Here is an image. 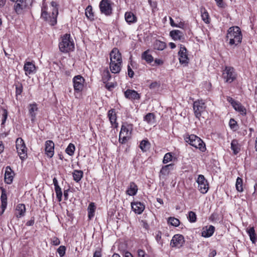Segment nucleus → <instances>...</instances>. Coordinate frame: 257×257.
Wrapping results in <instances>:
<instances>
[{"instance_id":"obj_1","label":"nucleus","mask_w":257,"mask_h":257,"mask_svg":"<svg viewBox=\"0 0 257 257\" xmlns=\"http://www.w3.org/2000/svg\"><path fill=\"white\" fill-rule=\"evenodd\" d=\"M51 5L52 7L51 15L47 12L46 7L43 6L42 8L41 18L45 21L47 22L50 25L54 26L57 24V17L58 14V10L57 7V4L55 2H52Z\"/></svg>"},{"instance_id":"obj_2","label":"nucleus","mask_w":257,"mask_h":257,"mask_svg":"<svg viewBox=\"0 0 257 257\" xmlns=\"http://www.w3.org/2000/svg\"><path fill=\"white\" fill-rule=\"evenodd\" d=\"M226 38L230 45L237 46L241 42L242 36L238 27H231L228 30Z\"/></svg>"},{"instance_id":"obj_3","label":"nucleus","mask_w":257,"mask_h":257,"mask_svg":"<svg viewBox=\"0 0 257 257\" xmlns=\"http://www.w3.org/2000/svg\"><path fill=\"white\" fill-rule=\"evenodd\" d=\"M186 142L202 152H205L206 147L205 143L198 137L194 135H189L185 138Z\"/></svg>"},{"instance_id":"obj_4","label":"nucleus","mask_w":257,"mask_h":257,"mask_svg":"<svg viewBox=\"0 0 257 257\" xmlns=\"http://www.w3.org/2000/svg\"><path fill=\"white\" fill-rule=\"evenodd\" d=\"M70 37L69 34H66L62 37V40L59 44V49L62 52L67 53L73 51L74 45L70 40Z\"/></svg>"},{"instance_id":"obj_5","label":"nucleus","mask_w":257,"mask_h":257,"mask_svg":"<svg viewBox=\"0 0 257 257\" xmlns=\"http://www.w3.org/2000/svg\"><path fill=\"white\" fill-rule=\"evenodd\" d=\"M133 125L126 123L122 124L119 135V142L124 144L131 138Z\"/></svg>"},{"instance_id":"obj_6","label":"nucleus","mask_w":257,"mask_h":257,"mask_svg":"<svg viewBox=\"0 0 257 257\" xmlns=\"http://www.w3.org/2000/svg\"><path fill=\"white\" fill-rule=\"evenodd\" d=\"M32 0H16L14 6L16 13L21 15L29 8L32 4Z\"/></svg>"},{"instance_id":"obj_7","label":"nucleus","mask_w":257,"mask_h":257,"mask_svg":"<svg viewBox=\"0 0 257 257\" xmlns=\"http://www.w3.org/2000/svg\"><path fill=\"white\" fill-rule=\"evenodd\" d=\"M16 146L18 154L22 160L27 158V148L24 140L22 138H18L16 141Z\"/></svg>"},{"instance_id":"obj_8","label":"nucleus","mask_w":257,"mask_h":257,"mask_svg":"<svg viewBox=\"0 0 257 257\" xmlns=\"http://www.w3.org/2000/svg\"><path fill=\"white\" fill-rule=\"evenodd\" d=\"M236 74L231 67H226L223 70L222 77L226 82L231 83L236 78Z\"/></svg>"},{"instance_id":"obj_9","label":"nucleus","mask_w":257,"mask_h":257,"mask_svg":"<svg viewBox=\"0 0 257 257\" xmlns=\"http://www.w3.org/2000/svg\"><path fill=\"white\" fill-rule=\"evenodd\" d=\"M206 109L205 103L202 100L195 101L193 103V110L195 116L199 118Z\"/></svg>"},{"instance_id":"obj_10","label":"nucleus","mask_w":257,"mask_h":257,"mask_svg":"<svg viewBox=\"0 0 257 257\" xmlns=\"http://www.w3.org/2000/svg\"><path fill=\"white\" fill-rule=\"evenodd\" d=\"M99 7L102 14L107 16L111 15L112 9L111 3L108 0H101Z\"/></svg>"},{"instance_id":"obj_11","label":"nucleus","mask_w":257,"mask_h":257,"mask_svg":"<svg viewBox=\"0 0 257 257\" xmlns=\"http://www.w3.org/2000/svg\"><path fill=\"white\" fill-rule=\"evenodd\" d=\"M85 79L80 75L75 76L73 79L74 89L76 92H81L84 87Z\"/></svg>"},{"instance_id":"obj_12","label":"nucleus","mask_w":257,"mask_h":257,"mask_svg":"<svg viewBox=\"0 0 257 257\" xmlns=\"http://www.w3.org/2000/svg\"><path fill=\"white\" fill-rule=\"evenodd\" d=\"M197 182L198 184V190L203 194L206 193L208 190L207 181L202 175H199L197 178Z\"/></svg>"},{"instance_id":"obj_13","label":"nucleus","mask_w":257,"mask_h":257,"mask_svg":"<svg viewBox=\"0 0 257 257\" xmlns=\"http://www.w3.org/2000/svg\"><path fill=\"white\" fill-rule=\"evenodd\" d=\"M185 240L182 235L175 234L171 241L170 245L173 247H175L179 248L183 246Z\"/></svg>"},{"instance_id":"obj_14","label":"nucleus","mask_w":257,"mask_h":257,"mask_svg":"<svg viewBox=\"0 0 257 257\" xmlns=\"http://www.w3.org/2000/svg\"><path fill=\"white\" fill-rule=\"evenodd\" d=\"M186 48L182 45H180V49L178 52L179 61L181 64L186 66L189 63V58L187 54Z\"/></svg>"},{"instance_id":"obj_15","label":"nucleus","mask_w":257,"mask_h":257,"mask_svg":"<svg viewBox=\"0 0 257 257\" xmlns=\"http://www.w3.org/2000/svg\"><path fill=\"white\" fill-rule=\"evenodd\" d=\"M110 62L122 63L121 55L117 48H113L109 54Z\"/></svg>"},{"instance_id":"obj_16","label":"nucleus","mask_w":257,"mask_h":257,"mask_svg":"<svg viewBox=\"0 0 257 257\" xmlns=\"http://www.w3.org/2000/svg\"><path fill=\"white\" fill-rule=\"evenodd\" d=\"M45 146L46 154L49 158H52L54 153V143L52 141L48 140L45 142Z\"/></svg>"},{"instance_id":"obj_17","label":"nucleus","mask_w":257,"mask_h":257,"mask_svg":"<svg viewBox=\"0 0 257 257\" xmlns=\"http://www.w3.org/2000/svg\"><path fill=\"white\" fill-rule=\"evenodd\" d=\"M14 173L10 166H7L6 168L5 174V181L7 184H10L12 183L14 178Z\"/></svg>"},{"instance_id":"obj_18","label":"nucleus","mask_w":257,"mask_h":257,"mask_svg":"<svg viewBox=\"0 0 257 257\" xmlns=\"http://www.w3.org/2000/svg\"><path fill=\"white\" fill-rule=\"evenodd\" d=\"M26 207L24 204H19L17 205L15 209V216L17 218H21L25 215Z\"/></svg>"},{"instance_id":"obj_19","label":"nucleus","mask_w":257,"mask_h":257,"mask_svg":"<svg viewBox=\"0 0 257 257\" xmlns=\"http://www.w3.org/2000/svg\"><path fill=\"white\" fill-rule=\"evenodd\" d=\"M0 189L2 191L1 200V207L3 209V213L6 209L7 206V195L6 190L3 187H1Z\"/></svg>"},{"instance_id":"obj_20","label":"nucleus","mask_w":257,"mask_h":257,"mask_svg":"<svg viewBox=\"0 0 257 257\" xmlns=\"http://www.w3.org/2000/svg\"><path fill=\"white\" fill-rule=\"evenodd\" d=\"M132 209L137 214H141L145 209V205L140 202H133L131 204Z\"/></svg>"},{"instance_id":"obj_21","label":"nucleus","mask_w":257,"mask_h":257,"mask_svg":"<svg viewBox=\"0 0 257 257\" xmlns=\"http://www.w3.org/2000/svg\"><path fill=\"white\" fill-rule=\"evenodd\" d=\"M124 96L130 99H139L140 98V94L136 91L131 89H127L124 92Z\"/></svg>"},{"instance_id":"obj_22","label":"nucleus","mask_w":257,"mask_h":257,"mask_svg":"<svg viewBox=\"0 0 257 257\" xmlns=\"http://www.w3.org/2000/svg\"><path fill=\"white\" fill-rule=\"evenodd\" d=\"M170 35L175 41L182 40L184 39L183 33L178 30H174L171 31L170 32Z\"/></svg>"},{"instance_id":"obj_23","label":"nucleus","mask_w":257,"mask_h":257,"mask_svg":"<svg viewBox=\"0 0 257 257\" xmlns=\"http://www.w3.org/2000/svg\"><path fill=\"white\" fill-rule=\"evenodd\" d=\"M122 63L120 62H110L109 68L112 73H118L120 71Z\"/></svg>"},{"instance_id":"obj_24","label":"nucleus","mask_w":257,"mask_h":257,"mask_svg":"<svg viewBox=\"0 0 257 257\" xmlns=\"http://www.w3.org/2000/svg\"><path fill=\"white\" fill-rule=\"evenodd\" d=\"M35 69V66L32 62H27L25 63L24 66V70H25V73L27 75L34 73Z\"/></svg>"},{"instance_id":"obj_25","label":"nucleus","mask_w":257,"mask_h":257,"mask_svg":"<svg viewBox=\"0 0 257 257\" xmlns=\"http://www.w3.org/2000/svg\"><path fill=\"white\" fill-rule=\"evenodd\" d=\"M108 116L112 125L114 127L118 126V123L116 122V115L114 109H111L108 112Z\"/></svg>"},{"instance_id":"obj_26","label":"nucleus","mask_w":257,"mask_h":257,"mask_svg":"<svg viewBox=\"0 0 257 257\" xmlns=\"http://www.w3.org/2000/svg\"><path fill=\"white\" fill-rule=\"evenodd\" d=\"M138 191V186L134 182H131L129 187L126 190V193L130 196H134L136 194Z\"/></svg>"},{"instance_id":"obj_27","label":"nucleus","mask_w":257,"mask_h":257,"mask_svg":"<svg viewBox=\"0 0 257 257\" xmlns=\"http://www.w3.org/2000/svg\"><path fill=\"white\" fill-rule=\"evenodd\" d=\"M125 20L129 24L135 23L137 21V17L131 12H127L125 14Z\"/></svg>"},{"instance_id":"obj_28","label":"nucleus","mask_w":257,"mask_h":257,"mask_svg":"<svg viewBox=\"0 0 257 257\" xmlns=\"http://www.w3.org/2000/svg\"><path fill=\"white\" fill-rule=\"evenodd\" d=\"M38 110V107L36 103L29 105V114L31 116V120L34 121L36 117V112Z\"/></svg>"},{"instance_id":"obj_29","label":"nucleus","mask_w":257,"mask_h":257,"mask_svg":"<svg viewBox=\"0 0 257 257\" xmlns=\"http://www.w3.org/2000/svg\"><path fill=\"white\" fill-rule=\"evenodd\" d=\"M150 50H147L143 53L142 58L145 60L148 63H151L154 61V58L150 53Z\"/></svg>"},{"instance_id":"obj_30","label":"nucleus","mask_w":257,"mask_h":257,"mask_svg":"<svg viewBox=\"0 0 257 257\" xmlns=\"http://www.w3.org/2000/svg\"><path fill=\"white\" fill-rule=\"evenodd\" d=\"M231 149L233 151L234 155H236L239 153L240 151V147L237 140L234 139L231 141Z\"/></svg>"},{"instance_id":"obj_31","label":"nucleus","mask_w":257,"mask_h":257,"mask_svg":"<svg viewBox=\"0 0 257 257\" xmlns=\"http://www.w3.org/2000/svg\"><path fill=\"white\" fill-rule=\"evenodd\" d=\"M215 230V227L212 225H210L208 228L203 230L202 235L205 237H209L212 235Z\"/></svg>"},{"instance_id":"obj_32","label":"nucleus","mask_w":257,"mask_h":257,"mask_svg":"<svg viewBox=\"0 0 257 257\" xmlns=\"http://www.w3.org/2000/svg\"><path fill=\"white\" fill-rule=\"evenodd\" d=\"M246 231L249 236L250 239L251 241V242L253 243H255L257 239V237H256V234L255 233V230H254V228L253 227H252L247 228Z\"/></svg>"},{"instance_id":"obj_33","label":"nucleus","mask_w":257,"mask_h":257,"mask_svg":"<svg viewBox=\"0 0 257 257\" xmlns=\"http://www.w3.org/2000/svg\"><path fill=\"white\" fill-rule=\"evenodd\" d=\"M233 107L235 110L239 112L242 115H246V110L245 108L240 103L237 102L236 103H235V105L233 106Z\"/></svg>"},{"instance_id":"obj_34","label":"nucleus","mask_w":257,"mask_h":257,"mask_svg":"<svg viewBox=\"0 0 257 257\" xmlns=\"http://www.w3.org/2000/svg\"><path fill=\"white\" fill-rule=\"evenodd\" d=\"M88 217L89 219H91L94 216L95 206L94 203H90L88 207Z\"/></svg>"},{"instance_id":"obj_35","label":"nucleus","mask_w":257,"mask_h":257,"mask_svg":"<svg viewBox=\"0 0 257 257\" xmlns=\"http://www.w3.org/2000/svg\"><path fill=\"white\" fill-rule=\"evenodd\" d=\"M173 167L174 164H173L165 165L162 168L160 173L164 175H168L169 174L170 171L173 169Z\"/></svg>"},{"instance_id":"obj_36","label":"nucleus","mask_w":257,"mask_h":257,"mask_svg":"<svg viewBox=\"0 0 257 257\" xmlns=\"http://www.w3.org/2000/svg\"><path fill=\"white\" fill-rule=\"evenodd\" d=\"M165 43L159 40H156L154 43V48L158 50H163L166 48Z\"/></svg>"},{"instance_id":"obj_37","label":"nucleus","mask_w":257,"mask_h":257,"mask_svg":"<svg viewBox=\"0 0 257 257\" xmlns=\"http://www.w3.org/2000/svg\"><path fill=\"white\" fill-rule=\"evenodd\" d=\"M83 173L81 170H74L73 173V177L74 180L78 182L82 178Z\"/></svg>"},{"instance_id":"obj_38","label":"nucleus","mask_w":257,"mask_h":257,"mask_svg":"<svg viewBox=\"0 0 257 257\" xmlns=\"http://www.w3.org/2000/svg\"><path fill=\"white\" fill-rule=\"evenodd\" d=\"M85 15L87 18L90 20L94 19V14L92 12V8L91 6L89 5L86 8Z\"/></svg>"},{"instance_id":"obj_39","label":"nucleus","mask_w":257,"mask_h":257,"mask_svg":"<svg viewBox=\"0 0 257 257\" xmlns=\"http://www.w3.org/2000/svg\"><path fill=\"white\" fill-rule=\"evenodd\" d=\"M155 115L153 113H149L145 115L144 120L148 123L154 124L155 123Z\"/></svg>"},{"instance_id":"obj_40","label":"nucleus","mask_w":257,"mask_h":257,"mask_svg":"<svg viewBox=\"0 0 257 257\" xmlns=\"http://www.w3.org/2000/svg\"><path fill=\"white\" fill-rule=\"evenodd\" d=\"M150 144L147 140H143L140 144V148L143 152H146L150 148Z\"/></svg>"},{"instance_id":"obj_41","label":"nucleus","mask_w":257,"mask_h":257,"mask_svg":"<svg viewBox=\"0 0 257 257\" xmlns=\"http://www.w3.org/2000/svg\"><path fill=\"white\" fill-rule=\"evenodd\" d=\"M168 223L171 224L172 226H178L180 224V221L178 219L174 217H170L168 219Z\"/></svg>"},{"instance_id":"obj_42","label":"nucleus","mask_w":257,"mask_h":257,"mask_svg":"<svg viewBox=\"0 0 257 257\" xmlns=\"http://www.w3.org/2000/svg\"><path fill=\"white\" fill-rule=\"evenodd\" d=\"M236 190L238 192H242L243 191V187H242V179L240 177H237L236 181Z\"/></svg>"},{"instance_id":"obj_43","label":"nucleus","mask_w":257,"mask_h":257,"mask_svg":"<svg viewBox=\"0 0 257 257\" xmlns=\"http://www.w3.org/2000/svg\"><path fill=\"white\" fill-rule=\"evenodd\" d=\"M111 77L110 74L108 69L105 70L102 75V80L104 83H105L109 80Z\"/></svg>"},{"instance_id":"obj_44","label":"nucleus","mask_w":257,"mask_h":257,"mask_svg":"<svg viewBox=\"0 0 257 257\" xmlns=\"http://www.w3.org/2000/svg\"><path fill=\"white\" fill-rule=\"evenodd\" d=\"M75 149V146L73 144L70 143L66 149L65 152L69 156H72L74 154Z\"/></svg>"},{"instance_id":"obj_45","label":"nucleus","mask_w":257,"mask_h":257,"mask_svg":"<svg viewBox=\"0 0 257 257\" xmlns=\"http://www.w3.org/2000/svg\"><path fill=\"white\" fill-rule=\"evenodd\" d=\"M55 191L58 201H61L62 200V192L60 186L55 187Z\"/></svg>"},{"instance_id":"obj_46","label":"nucleus","mask_w":257,"mask_h":257,"mask_svg":"<svg viewBox=\"0 0 257 257\" xmlns=\"http://www.w3.org/2000/svg\"><path fill=\"white\" fill-rule=\"evenodd\" d=\"M201 17L203 21L205 23H209V15L208 13L204 10V12L201 11Z\"/></svg>"},{"instance_id":"obj_47","label":"nucleus","mask_w":257,"mask_h":257,"mask_svg":"<svg viewBox=\"0 0 257 257\" xmlns=\"http://www.w3.org/2000/svg\"><path fill=\"white\" fill-rule=\"evenodd\" d=\"M172 160V155L171 153H168L166 154L164 157L163 163L164 164H167L168 162L171 161Z\"/></svg>"},{"instance_id":"obj_48","label":"nucleus","mask_w":257,"mask_h":257,"mask_svg":"<svg viewBox=\"0 0 257 257\" xmlns=\"http://www.w3.org/2000/svg\"><path fill=\"white\" fill-rule=\"evenodd\" d=\"M188 218L191 222H194L196 221V215L193 211L189 212Z\"/></svg>"},{"instance_id":"obj_49","label":"nucleus","mask_w":257,"mask_h":257,"mask_svg":"<svg viewBox=\"0 0 257 257\" xmlns=\"http://www.w3.org/2000/svg\"><path fill=\"white\" fill-rule=\"evenodd\" d=\"M66 247L64 245H61L57 249V252L61 257L63 256L65 254Z\"/></svg>"},{"instance_id":"obj_50","label":"nucleus","mask_w":257,"mask_h":257,"mask_svg":"<svg viewBox=\"0 0 257 257\" xmlns=\"http://www.w3.org/2000/svg\"><path fill=\"white\" fill-rule=\"evenodd\" d=\"M8 111L6 109L3 110V112L2 114V122L1 124L2 125H4L5 124L8 117Z\"/></svg>"},{"instance_id":"obj_51","label":"nucleus","mask_w":257,"mask_h":257,"mask_svg":"<svg viewBox=\"0 0 257 257\" xmlns=\"http://www.w3.org/2000/svg\"><path fill=\"white\" fill-rule=\"evenodd\" d=\"M23 91V86L22 84L17 85L16 86V96L20 95Z\"/></svg>"},{"instance_id":"obj_52","label":"nucleus","mask_w":257,"mask_h":257,"mask_svg":"<svg viewBox=\"0 0 257 257\" xmlns=\"http://www.w3.org/2000/svg\"><path fill=\"white\" fill-rule=\"evenodd\" d=\"M229 126L231 129H234L236 130L237 128H236L237 126L236 121L233 118H231L229 121Z\"/></svg>"},{"instance_id":"obj_53","label":"nucleus","mask_w":257,"mask_h":257,"mask_svg":"<svg viewBox=\"0 0 257 257\" xmlns=\"http://www.w3.org/2000/svg\"><path fill=\"white\" fill-rule=\"evenodd\" d=\"M138 257H150L148 254L145 253V251L142 249L138 250Z\"/></svg>"},{"instance_id":"obj_54","label":"nucleus","mask_w":257,"mask_h":257,"mask_svg":"<svg viewBox=\"0 0 257 257\" xmlns=\"http://www.w3.org/2000/svg\"><path fill=\"white\" fill-rule=\"evenodd\" d=\"M161 235H162V232L160 231H157V232L156 233V239L157 241L158 242V243L162 244V242L161 241Z\"/></svg>"},{"instance_id":"obj_55","label":"nucleus","mask_w":257,"mask_h":257,"mask_svg":"<svg viewBox=\"0 0 257 257\" xmlns=\"http://www.w3.org/2000/svg\"><path fill=\"white\" fill-rule=\"evenodd\" d=\"M51 240L52 244L54 245H58L60 243L59 239L56 237H53Z\"/></svg>"},{"instance_id":"obj_56","label":"nucleus","mask_w":257,"mask_h":257,"mask_svg":"<svg viewBox=\"0 0 257 257\" xmlns=\"http://www.w3.org/2000/svg\"><path fill=\"white\" fill-rule=\"evenodd\" d=\"M127 72L128 76L131 78H132L134 76V73L130 66H128L127 67Z\"/></svg>"},{"instance_id":"obj_57","label":"nucleus","mask_w":257,"mask_h":257,"mask_svg":"<svg viewBox=\"0 0 257 257\" xmlns=\"http://www.w3.org/2000/svg\"><path fill=\"white\" fill-rule=\"evenodd\" d=\"M227 100L231 104L232 106L235 105V103L237 102L235 101L232 97L229 96L227 97Z\"/></svg>"},{"instance_id":"obj_58","label":"nucleus","mask_w":257,"mask_h":257,"mask_svg":"<svg viewBox=\"0 0 257 257\" xmlns=\"http://www.w3.org/2000/svg\"><path fill=\"white\" fill-rule=\"evenodd\" d=\"M218 7L220 8H223L224 7V4L223 0H215Z\"/></svg>"},{"instance_id":"obj_59","label":"nucleus","mask_w":257,"mask_h":257,"mask_svg":"<svg viewBox=\"0 0 257 257\" xmlns=\"http://www.w3.org/2000/svg\"><path fill=\"white\" fill-rule=\"evenodd\" d=\"M158 87H159V84H158V83L157 82H152L150 85V88L151 89H155V88H157Z\"/></svg>"},{"instance_id":"obj_60","label":"nucleus","mask_w":257,"mask_h":257,"mask_svg":"<svg viewBox=\"0 0 257 257\" xmlns=\"http://www.w3.org/2000/svg\"><path fill=\"white\" fill-rule=\"evenodd\" d=\"M155 63L157 65H161L163 64L164 62L162 60L159 59H156L155 60Z\"/></svg>"},{"instance_id":"obj_61","label":"nucleus","mask_w":257,"mask_h":257,"mask_svg":"<svg viewBox=\"0 0 257 257\" xmlns=\"http://www.w3.org/2000/svg\"><path fill=\"white\" fill-rule=\"evenodd\" d=\"M93 257H101V251L100 250H96L93 254Z\"/></svg>"},{"instance_id":"obj_62","label":"nucleus","mask_w":257,"mask_h":257,"mask_svg":"<svg viewBox=\"0 0 257 257\" xmlns=\"http://www.w3.org/2000/svg\"><path fill=\"white\" fill-rule=\"evenodd\" d=\"M34 219H32L30 220H29L27 222L26 225L27 226H32L34 224Z\"/></svg>"},{"instance_id":"obj_63","label":"nucleus","mask_w":257,"mask_h":257,"mask_svg":"<svg viewBox=\"0 0 257 257\" xmlns=\"http://www.w3.org/2000/svg\"><path fill=\"white\" fill-rule=\"evenodd\" d=\"M216 254L215 250H212L209 254V257H214Z\"/></svg>"},{"instance_id":"obj_64","label":"nucleus","mask_w":257,"mask_h":257,"mask_svg":"<svg viewBox=\"0 0 257 257\" xmlns=\"http://www.w3.org/2000/svg\"><path fill=\"white\" fill-rule=\"evenodd\" d=\"M184 26V24L182 22L179 23L178 24H176V26L175 27H178L179 28H183Z\"/></svg>"}]
</instances>
